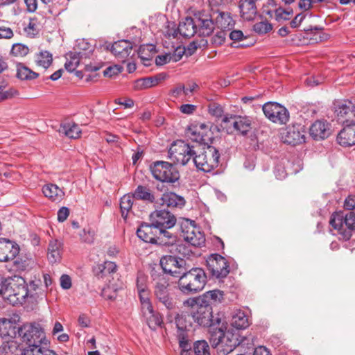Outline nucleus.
I'll return each mask as SVG.
<instances>
[{
    "instance_id": "1",
    "label": "nucleus",
    "mask_w": 355,
    "mask_h": 355,
    "mask_svg": "<svg viewBox=\"0 0 355 355\" xmlns=\"http://www.w3.org/2000/svg\"><path fill=\"white\" fill-rule=\"evenodd\" d=\"M178 277V288L187 295L201 291L207 283L206 273L200 268H192L188 271L187 269L183 270Z\"/></svg>"
},
{
    "instance_id": "2",
    "label": "nucleus",
    "mask_w": 355,
    "mask_h": 355,
    "mask_svg": "<svg viewBox=\"0 0 355 355\" xmlns=\"http://www.w3.org/2000/svg\"><path fill=\"white\" fill-rule=\"evenodd\" d=\"M191 306L190 315L193 320L200 326L209 327L213 324L220 323V318H214L212 306L204 304L198 299H190L184 302Z\"/></svg>"
},
{
    "instance_id": "3",
    "label": "nucleus",
    "mask_w": 355,
    "mask_h": 355,
    "mask_svg": "<svg viewBox=\"0 0 355 355\" xmlns=\"http://www.w3.org/2000/svg\"><path fill=\"white\" fill-rule=\"evenodd\" d=\"M6 286L4 300L13 306L23 304L29 295L26 282L21 277L8 279Z\"/></svg>"
},
{
    "instance_id": "4",
    "label": "nucleus",
    "mask_w": 355,
    "mask_h": 355,
    "mask_svg": "<svg viewBox=\"0 0 355 355\" xmlns=\"http://www.w3.org/2000/svg\"><path fill=\"white\" fill-rule=\"evenodd\" d=\"M329 224L337 230L339 239L348 241L352 232L355 231V213L349 211L345 215L342 212L334 213L331 216Z\"/></svg>"
},
{
    "instance_id": "5",
    "label": "nucleus",
    "mask_w": 355,
    "mask_h": 355,
    "mask_svg": "<svg viewBox=\"0 0 355 355\" xmlns=\"http://www.w3.org/2000/svg\"><path fill=\"white\" fill-rule=\"evenodd\" d=\"M219 158L218 150L214 146H207L202 152L196 151L193 162L198 169L207 173L218 166Z\"/></svg>"
},
{
    "instance_id": "6",
    "label": "nucleus",
    "mask_w": 355,
    "mask_h": 355,
    "mask_svg": "<svg viewBox=\"0 0 355 355\" xmlns=\"http://www.w3.org/2000/svg\"><path fill=\"white\" fill-rule=\"evenodd\" d=\"M168 158L177 164L186 165L196 154L194 146L182 140L174 141L168 152Z\"/></svg>"
},
{
    "instance_id": "7",
    "label": "nucleus",
    "mask_w": 355,
    "mask_h": 355,
    "mask_svg": "<svg viewBox=\"0 0 355 355\" xmlns=\"http://www.w3.org/2000/svg\"><path fill=\"white\" fill-rule=\"evenodd\" d=\"M155 179L162 182L175 183L180 179V173L173 164L164 161H156L150 166Z\"/></svg>"
},
{
    "instance_id": "8",
    "label": "nucleus",
    "mask_w": 355,
    "mask_h": 355,
    "mask_svg": "<svg viewBox=\"0 0 355 355\" xmlns=\"http://www.w3.org/2000/svg\"><path fill=\"white\" fill-rule=\"evenodd\" d=\"M153 284V293L156 300L167 309L171 310L174 309L175 302L168 290L169 282L164 275L154 276Z\"/></svg>"
},
{
    "instance_id": "9",
    "label": "nucleus",
    "mask_w": 355,
    "mask_h": 355,
    "mask_svg": "<svg viewBox=\"0 0 355 355\" xmlns=\"http://www.w3.org/2000/svg\"><path fill=\"white\" fill-rule=\"evenodd\" d=\"M19 336L23 342L26 343V349L32 348V346H38L41 348H47L42 345L44 333L39 324H24L17 330Z\"/></svg>"
},
{
    "instance_id": "10",
    "label": "nucleus",
    "mask_w": 355,
    "mask_h": 355,
    "mask_svg": "<svg viewBox=\"0 0 355 355\" xmlns=\"http://www.w3.org/2000/svg\"><path fill=\"white\" fill-rule=\"evenodd\" d=\"M137 236L146 243H155L161 240L164 242V239H171L172 234L168 232L159 230L153 223L150 224L142 223L137 231Z\"/></svg>"
},
{
    "instance_id": "11",
    "label": "nucleus",
    "mask_w": 355,
    "mask_h": 355,
    "mask_svg": "<svg viewBox=\"0 0 355 355\" xmlns=\"http://www.w3.org/2000/svg\"><path fill=\"white\" fill-rule=\"evenodd\" d=\"M210 275L216 279L225 278L230 272L227 261L218 254H210L206 259Z\"/></svg>"
},
{
    "instance_id": "12",
    "label": "nucleus",
    "mask_w": 355,
    "mask_h": 355,
    "mask_svg": "<svg viewBox=\"0 0 355 355\" xmlns=\"http://www.w3.org/2000/svg\"><path fill=\"white\" fill-rule=\"evenodd\" d=\"M262 110L265 116L274 123L285 124L289 119L288 111L279 103H266Z\"/></svg>"
},
{
    "instance_id": "13",
    "label": "nucleus",
    "mask_w": 355,
    "mask_h": 355,
    "mask_svg": "<svg viewBox=\"0 0 355 355\" xmlns=\"http://www.w3.org/2000/svg\"><path fill=\"white\" fill-rule=\"evenodd\" d=\"M160 266L165 273L178 277L187 270L186 261L176 256L166 255L161 258Z\"/></svg>"
},
{
    "instance_id": "14",
    "label": "nucleus",
    "mask_w": 355,
    "mask_h": 355,
    "mask_svg": "<svg viewBox=\"0 0 355 355\" xmlns=\"http://www.w3.org/2000/svg\"><path fill=\"white\" fill-rule=\"evenodd\" d=\"M150 221L159 230L168 232L167 229H170L175 225L176 218L168 210L157 209L150 214Z\"/></svg>"
},
{
    "instance_id": "15",
    "label": "nucleus",
    "mask_w": 355,
    "mask_h": 355,
    "mask_svg": "<svg viewBox=\"0 0 355 355\" xmlns=\"http://www.w3.org/2000/svg\"><path fill=\"white\" fill-rule=\"evenodd\" d=\"M334 111L337 121L343 125L355 123V105L351 101L336 102Z\"/></svg>"
},
{
    "instance_id": "16",
    "label": "nucleus",
    "mask_w": 355,
    "mask_h": 355,
    "mask_svg": "<svg viewBox=\"0 0 355 355\" xmlns=\"http://www.w3.org/2000/svg\"><path fill=\"white\" fill-rule=\"evenodd\" d=\"M183 239L191 245L200 247L205 243L204 234L191 221L187 220L181 225Z\"/></svg>"
},
{
    "instance_id": "17",
    "label": "nucleus",
    "mask_w": 355,
    "mask_h": 355,
    "mask_svg": "<svg viewBox=\"0 0 355 355\" xmlns=\"http://www.w3.org/2000/svg\"><path fill=\"white\" fill-rule=\"evenodd\" d=\"M117 270V266L113 261H105L98 264L93 269L94 274L98 279H103L105 283L111 284Z\"/></svg>"
},
{
    "instance_id": "18",
    "label": "nucleus",
    "mask_w": 355,
    "mask_h": 355,
    "mask_svg": "<svg viewBox=\"0 0 355 355\" xmlns=\"http://www.w3.org/2000/svg\"><path fill=\"white\" fill-rule=\"evenodd\" d=\"M20 250L19 245L14 241L0 238V262L14 259Z\"/></svg>"
},
{
    "instance_id": "19",
    "label": "nucleus",
    "mask_w": 355,
    "mask_h": 355,
    "mask_svg": "<svg viewBox=\"0 0 355 355\" xmlns=\"http://www.w3.org/2000/svg\"><path fill=\"white\" fill-rule=\"evenodd\" d=\"M222 121L226 124V128L232 125L236 131L243 135H246L251 129V121L246 117L232 114L225 115Z\"/></svg>"
},
{
    "instance_id": "20",
    "label": "nucleus",
    "mask_w": 355,
    "mask_h": 355,
    "mask_svg": "<svg viewBox=\"0 0 355 355\" xmlns=\"http://www.w3.org/2000/svg\"><path fill=\"white\" fill-rule=\"evenodd\" d=\"M185 202L186 201L183 197L173 192H166L157 200L156 205L166 206L169 208H182L184 206Z\"/></svg>"
},
{
    "instance_id": "21",
    "label": "nucleus",
    "mask_w": 355,
    "mask_h": 355,
    "mask_svg": "<svg viewBox=\"0 0 355 355\" xmlns=\"http://www.w3.org/2000/svg\"><path fill=\"white\" fill-rule=\"evenodd\" d=\"M243 340L240 341L237 335L227 331L221 341V344L218 347L220 355H227L232 352L237 346L241 344Z\"/></svg>"
},
{
    "instance_id": "22",
    "label": "nucleus",
    "mask_w": 355,
    "mask_h": 355,
    "mask_svg": "<svg viewBox=\"0 0 355 355\" xmlns=\"http://www.w3.org/2000/svg\"><path fill=\"white\" fill-rule=\"evenodd\" d=\"M302 128L300 125L288 127L286 132L282 135V139L284 143L295 146L305 141L304 131H301Z\"/></svg>"
},
{
    "instance_id": "23",
    "label": "nucleus",
    "mask_w": 355,
    "mask_h": 355,
    "mask_svg": "<svg viewBox=\"0 0 355 355\" xmlns=\"http://www.w3.org/2000/svg\"><path fill=\"white\" fill-rule=\"evenodd\" d=\"M344 125L337 136L338 143L345 147L355 145V123Z\"/></svg>"
},
{
    "instance_id": "24",
    "label": "nucleus",
    "mask_w": 355,
    "mask_h": 355,
    "mask_svg": "<svg viewBox=\"0 0 355 355\" xmlns=\"http://www.w3.org/2000/svg\"><path fill=\"white\" fill-rule=\"evenodd\" d=\"M209 327L210 343L213 347H218L227 332V325L220 320V323L211 324Z\"/></svg>"
},
{
    "instance_id": "25",
    "label": "nucleus",
    "mask_w": 355,
    "mask_h": 355,
    "mask_svg": "<svg viewBox=\"0 0 355 355\" xmlns=\"http://www.w3.org/2000/svg\"><path fill=\"white\" fill-rule=\"evenodd\" d=\"M132 49V43L128 40L115 42L112 46V52L121 61H124L130 54Z\"/></svg>"
},
{
    "instance_id": "26",
    "label": "nucleus",
    "mask_w": 355,
    "mask_h": 355,
    "mask_svg": "<svg viewBox=\"0 0 355 355\" xmlns=\"http://www.w3.org/2000/svg\"><path fill=\"white\" fill-rule=\"evenodd\" d=\"M329 135L330 129L326 121H316L310 128V135L315 140L324 139Z\"/></svg>"
},
{
    "instance_id": "27",
    "label": "nucleus",
    "mask_w": 355,
    "mask_h": 355,
    "mask_svg": "<svg viewBox=\"0 0 355 355\" xmlns=\"http://www.w3.org/2000/svg\"><path fill=\"white\" fill-rule=\"evenodd\" d=\"M239 8L241 17L247 21L253 20L257 14L254 0H240Z\"/></svg>"
},
{
    "instance_id": "28",
    "label": "nucleus",
    "mask_w": 355,
    "mask_h": 355,
    "mask_svg": "<svg viewBox=\"0 0 355 355\" xmlns=\"http://www.w3.org/2000/svg\"><path fill=\"white\" fill-rule=\"evenodd\" d=\"M196 27L198 28L197 34L200 36H208L214 31V22L207 15L200 17L196 19Z\"/></svg>"
},
{
    "instance_id": "29",
    "label": "nucleus",
    "mask_w": 355,
    "mask_h": 355,
    "mask_svg": "<svg viewBox=\"0 0 355 355\" xmlns=\"http://www.w3.org/2000/svg\"><path fill=\"white\" fill-rule=\"evenodd\" d=\"M178 31L184 37H191L197 33L196 20L190 17H186L180 21L178 26Z\"/></svg>"
},
{
    "instance_id": "30",
    "label": "nucleus",
    "mask_w": 355,
    "mask_h": 355,
    "mask_svg": "<svg viewBox=\"0 0 355 355\" xmlns=\"http://www.w3.org/2000/svg\"><path fill=\"white\" fill-rule=\"evenodd\" d=\"M164 77L162 74L156 76L146 77L137 79L133 82V89L136 91L144 90L157 85Z\"/></svg>"
},
{
    "instance_id": "31",
    "label": "nucleus",
    "mask_w": 355,
    "mask_h": 355,
    "mask_svg": "<svg viewBox=\"0 0 355 355\" xmlns=\"http://www.w3.org/2000/svg\"><path fill=\"white\" fill-rule=\"evenodd\" d=\"M42 192L45 197L53 202H60L64 196V192L62 189L52 183L44 185Z\"/></svg>"
},
{
    "instance_id": "32",
    "label": "nucleus",
    "mask_w": 355,
    "mask_h": 355,
    "mask_svg": "<svg viewBox=\"0 0 355 355\" xmlns=\"http://www.w3.org/2000/svg\"><path fill=\"white\" fill-rule=\"evenodd\" d=\"M63 243L57 239L49 241L48 247V259L51 263L60 261L62 254Z\"/></svg>"
},
{
    "instance_id": "33",
    "label": "nucleus",
    "mask_w": 355,
    "mask_h": 355,
    "mask_svg": "<svg viewBox=\"0 0 355 355\" xmlns=\"http://www.w3.org/2000/svg\"><path fill=\"white\" fill-rule=\"evenodd\" d=\"M133 197L139 200H143L148 203H155L156 205V196L150 189L146 186L139 185L134 193Z\"/></svg>"
},
{
    "instance_id": "34",
    "label": "nucleus",
    "mask_w": 355,
    "mask_h": 355,
    "mask_svg": "<svg viewBox=\"0 0 355 355\" xmlns=\"http://www.w3.org/2000/svg\"><path fill=\"white\" fill-rule=\"evenodd\" d=\"M25 349L26 347H21L14 338L6 340L1 345V351L6 355H24Z\"/></svg>"
},
{
    "instance_id": "35",
    "label": "nucleus",
    "mask_w": 355,
    "mask_h": 355,
    "mask_svg": "<svg viewBox=\"0 0 355 355\" xmlns=\"http://www.w3.org/2000/svg\"><path fill=\"white\" fill-rule=\"evenodd\" d=\"M17 334V327L14 322L8 319L0 320V336L6 340L14 338Z\"/></svg>"
},
{
    "instance_id": "36",
    "label": "nucleus",
    "mask_w": 355,
    "mask_h": 355,
    "mask_svg": "<svg viewBox=\"0 0 355 355\" xmlns=\"http://www.w3.org/2000/svg\"><path fill=\"white\" fill-rule=\"evenodd\" d=\"M224 298L223 291L214 289L205 292L203 295L198 298L202 303L204 304H217L220 303Z\"/></svg>"
},
{
    "instance_id": "37",
    "label": "nucleus",
    "mask_w": 355,
    "mask_h": 355,
    "mask_svg": "<svg viewBox=\"0 0 355 355\" xmlns=\"http://www.w3.org/2000/svg\"><path fill=\"white\" fill-rule=\"evenodd\" d=\"M269 6L264 5L263 6V13L268 15L271 18L275 19L277 21H284L289 19V16L292 14V10H287L282 8L269 9Z\"/></svg>"
},
{
    "instance_id": "38",
    "label": "nucleus",
    "mask_w": 355,
    "mask_h": 355,
    "mask_svg": "<svg viewBox=\"0 0 355 355\" xmlns=\"http://www.w3.org/2000/svg\"><path fill=\"white\" fill-rule=\"evenodd\" d=\"M231 324L237 329H244L249 326L248 317L244 311L237 310L232 315Z\"/></svg>"
},
{
    "instance_id": "39",
    "label": "nucleus",
    "mask_w": 355,
    "mask_h": 355,
    "mask_svg": "<svg viewBox=\"0 0 355 355\" xmlns=\"http://www.w3.org/2000/svg\"><path fill=\"white\" fill-rule=\"evenodd\" d=\"M60 132L71 139L80 137L81 130L75 123H66L60 126Z\"/></svg>"
},
{
    "instance_id": "40",
    "label": "nucleus",
    "mask_w": 355,
    "mask_h": 355,
    "mask_svg": "<svg viewBox=\"0 0 355 355\" xmlns=\"http://www.w3.org/2000/svg\"><path fill=\"white\" fill-rule=\"evenodd\" d=\"M94 50V46L85 40L78 41L75 48V52L83 58H89Z\"/></svg>"
},
{
    "instance_id": "41",
    "label": "nucleus",
    "mask_w": 355,
    "mask_h": 355,
    "mask_svg": "<svg viewBox=\"0 0 355 355\" xmlns=\"http://www.w3.org/2000/svg\"><path fill=\"white\" fill-rule=\"evenodd\" d=\"M215 21L216 26L221 28V30L226 28L230 29L234 24L233 19L228 12H219L216 16Z\"/></svg>"
},
{
    "instance_id": "42",
    "label": "nucleus",
    "mask_w": 355,
    "mask_h": 355,
    "mask_svg": "<svg viewBox=\"0 0 355 355\" xmlns=\"http://www.w3.org/2000/svg\"><path fill=\"white\" fill-rule=\"evenodd\" d=\"M176 327L178 329V337L180 340V345L184 347L183 340L185 338L187 334L186 330L187 325L186 324V318L182 315H178L175 318Z\"/></svg>"
},
{
    "instance_id": "43",
    "label": "nucleus",
    "mask_w": 355,
    "mask_h": 355,
    "mask_svg": "<svg viewBox=\"0 0 355 355\" xmlns=\"http://www.w3.org/2000/svg\"><path fill=\"white\" fill-rule=\"evenodd\" d=\"M35 61L37 65L47 69L52 63L53 55L48 51H41L35 55Z\"/></svg>"
},
{
    "instance_id": "44",
    "label": "nucleus",
    "mask_w": 355,
    "mask_h": 355,
    "mask_svg": "<svg viewBox=\"0 0 355 355\" xmlns=\"http://www.w3.org/2000/svg\"><path fill=\"white\" fill-rule=\"evenodd\" d=\"M18 92L14 88H8V83L0 77V102L11 98L17 95Z\"/></svg>"
},
{
    "instance_id": "45",
    "label": "nucleus",
    "mask_w": 355,
    "mask_h": 355,
    "mask_svg": "<svg viewBox=\"0 0 355 355\" xmlns=\"http://www.w3.org/2000/svg\"><path fill=\"white\" fill-rule=\"evenodd\" d=\"M133 197L132 194H126L124 195L120 201V209L121 212V216L123 219L126 220L128 217V214L130 210L132 209L133 205Z\"/></svg>"
},
{
    "instance_id": "46",
    "label": "nucleus",
    "mask_w": 355,
    "mask_h": 355,
    "mask_svg": "<svg viewBox=\"0 0 355 355\" xmlns=\"http://www.w3.org/2000/svg\"><path fill=\"white\" fill-rule=\"evenodd\" d=\"M83 58L78 53L74 52H70L67 54V62L64 64L65 69L69 71H73L79 65L80 60Z\"/></svg>"
},
{
    "instance_id": "47",
    "label": "nucleus",
    "mask_w": 355,
    "mask_h": 355,
    "mask_svg": "<svg viewBox=\"0 0 355 355\" xmlns=\"http://www.w3.org/2000/svg\"><path fill=\"white\" fill-rule=\"evenodd\" d=\"M17 76L21 80H33L37 78L39 74L23 64H19Z\"/></svg>"
},
{
    "instance_id": "48",
    "label": "nucleus",
    "mask_w": 355,
    "mask_h": 355,
    "mask_svg": "<svg viewBox=\"0 0 355 355\" xmlns=\"http://www.w3.org/2000/svg\"><path fill=\"white\" fill-rule=\"evenodd\" d=\"M148 327L151 329H155L162 323V318L159 313L155 311L149 315L144 316Z\"/></svg>"
},
{
    "instance_id": "49",
    "label": "nucleus",
    "mask_w": 355,
    "mask_h": 355,
    "mask_svg": "<svg viewBox=\"0 0 355 355\" xmlns=\"http://www.w3.org/2000/svg\"><path fill=\"white\" fill-rule=\"evenodd\" d=\"M24 355H58L53 350L49 348H41L38 346H32V348L26 349Z\"/></svg>"
},
{
    "instance_id": "50",
    "label": "nucleus",
    "mask_w": 355,
    "mask_h": 355,
    "mask_svg": "<svg viewBox=\"0 0 355 355\" xmlns=\"http://www.w3.org/2000/svg\"><path fill=\"white\" fill-rule=\"evenodd\" d=\"M194 355H210L209 346L205 340H198L193 344Z\"/></svg>"
},
{
    "instance_id": "51",
    "label": "nucleus",
    "mask_w": 355,
    "mask_h": 355,
    "mask_svg": "<svg viewBox=\"0 0 355 355\" xmlns=\"http://www.w3.org/2000/svg\"><path fill=\"white\" fill-rule=\"evenodd\" d=\"M80 237L83 242L92 243L95 239V231L90 227L84 228L82 232L80 233Z\"/></svg>"
},
{
    "instance_id": "52",
    "label": "nucleus",
    "mask_w": 355,
    "mask_h": 355,
    "mask_svg": "<svg viewBox=\"0 0 355 355\" xmlns=\"http://www.w3.org/2000/svg\"><path fill=\"white\" fill-rule=\"evenodd\" d=\"M272 28V25L266 21L256 23L253 26L254 32L259 35L266 34L270 32Z\"/></svg>"
},
{
    "instance_id": "53",
    "label": "nucleus",
    "mask_w": 355,
    "mask_h": 355,
    "mask_svg": "<svg viewBox=\"0 0 355 355\" xmlns=\"http://www.w3.org/2000/svg\"><path fill=\"white\" fill-rule=\"evenodd\" d=\"M108 285L104 287L101 291V295L106 300H114L116 297L117 288L114 285Z\"/></svg>"
},
{
    "instance_id": "54",
    "label": "nucleus",
    "mask_w": 355,
    "mask_h": 355,
    "mask_svg": "<svg viewBox=\"0 0 355 355\" xmlns=\"http://www.w3.org/2000/svg\"><path fill=\"white\" fill-rule=\"evenodd\" d=\"M29 52L28 46L22 44H15L11 49V53L15 56L23 57L26 55Z\"/></svg>"
},
{
    "instance_id": "55",
    "label": "nucleus",
    "mask_w": 355,
    "mask_h": 355,
    "mask_svg": "<svg viewBox=\"0 0 355 355\" xmlns=\"http://www.w3.org/2000/svg\"><path fill=\"white\" fill-rule=\"evenodd\" d=\"M227 33L224 30H220L216 33V34L211 37V42L216 46L222 45L226 39Z\"/></svg>"
},
{
    "instance_id": "56",
    "label": "nucleus",
    "mask_w": 355,
    "mask_h": 355,
    "mask_svg": "<svg viewBox=\"0 0 355 355\" xmlns=\"http://www.w3.org/2000/svg\"><path fill=\"white\" fill-rule=\"evenodd\" d=\"M209 113L216 118L221 117L223 114V108L218 103L212 102L208 106Z\"/></svg>"
},
{
    "instance_id": "57",
    "label": "nucleus",
    "mask_w": 355,
    "mask_h": 355,
    "mask_svg": "<svg viewBox=\"0 0 355 355\" xmlns=\"http://www.w3.org/2000/svg\"><path fill=\"white\" fill-rule=\"evenodd\" d=\"M14 36L12 30L8 26H0V40L1 39H11Z\"/></svg>"
},
{
    "instance_id": "58",
    "label": "nucleus",
    "mask_w": 355,
    "mask_h": 355,
    "mask_svg": "<svg viewBox=\"0 0 355 355\" xmlns=\"http://www.w3.org/2000/svg\"><path fill=\"white\" fill-rule=\"evenodd\" d=\"M137 288L141 304L150 302V300L149 298V293L148 290L140 286L139 284H137Z\"/></svg>"
},
{
    "instance_id": "59",
    "label": "nucleus",
    "mask_w": 355,
    "mask_h": 355,
    "mask_svg": "<svg viewBox=\"0 0 355 355\" xmlns=\"http://www.w3.org/2000/svg\"><path fill=\"white\" fill-rule=\"evenodd\" d=\"M229 37L234 42H241L243 40V39L246 38L243 33L240 30L232 31L230 33Z\"/></svg>"
},
{
    "instance_id": "60",
    "label": "nucleus",
    "mask_w": 355,
    "mask_h": 355,
    "mask_svg": "<svg viewBox=\"0 0 355 355\" xmlns=\"http://www.w3.org/2000/svg\"><path fill=\"white\" fill-rule=\"evenodd\" d=\"M121 67L117 65L109 67L104 71V76L112 77L113 76L117 75L121 72Z\"/></svg>"
},
{
    "instance_id": "61",
    "label": "nucleus",
    "mask_w": 355,
    "mask_h": 355,
    "mask_svg": "<svg viewBox=\"0 0 355 355\" xmlns=\"http://www.w3.org/2000/svg\"><path fill=\"white\" fill-rule=\"evenodd\" d=\"M69 215V209L67 207H62L58 211V220L60 222H64Z\"/></svg>"
},
{
    "instance_id": "62",
    "label": "nucleus",
    "mask_w": 355,
    "mask_h": 355,
    "mask_svg": "<svg viewBox=\"0 0 355 355\" xmlns=\"http://www.w3.org/2000/svg\"><path fill=\"white\" fill-rule=\"evenodd\" d=\"M60 286L63 289H69L71 286V278L67 275H62L60 277Z\"/></svg>"
},
{
    "instance_id": "63",
    "label": "nucleus",
    "mask_w": 355,
    "mask_h": 355,
    "mask_svg": "<svg viewBox=\"0 0 355 355\" xmlns=\"http://www.w3.org/2000/svg\"><path fill=\"white\" fill-rule=\"evenodd\" d=\"M344 207L347 210L355 208V196H349L345 200Z\"/></svg>"
},
{
    "instance_id": "64",
    "label": "nucleus",
    "mask_w": 355,
    "mask_h": 355,
    "mask_svg": "<svg viewBox=\"0 0 355 355\" xmlns=\"http://www.w3.org/2000/svg\"><path fill=\"white\" fill-rule=\"evenodd\" d=\"M184 85L183 84H178L175 87H174L171 94L173 97H179L182 94H184Z\"/></svg>"
}]
</instances>
